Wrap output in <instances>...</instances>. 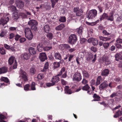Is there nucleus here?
<instances>
[{
	"mask_svg": "<svg viewBox=\"0 0 122 122\" xmlns=\"http://www.w3.org/2000/svg\"><path fill=\"white\" fill-rule=\"evenodd\" d=\"M1 81H3L6 83H8L9 82V80L7 78L3 77H1L0 79Z\"/></svg>",
	"mask_w": 122,
	"mask_h": 122,
	"instance_id": "nucleus-33",
	"label": "nucleus"
},
{
	"mask_svg": "<svg viewBox=\"0 0 122 122\" xmlns=\"http://www.w3.org/2000/svg\"><path fill=\"white\" fill-rule=\"evenodd\" d=\"M7 71L8 69L5 67L0 68V74L5 73Z\"/></svg>",
	"mask_w": 122,
	"mask_h": 122,
	"instance_id": "nucleus-22",
	"label": "nucleus"
},
{
	"mask_svg": "<svg viewBox=\"0 0 122 122\" xmlns=\"http://www.w3.org/2000/svg\"><path fill=\"white\" fill-rule=\"evenodd\" d=\"M16 3L17 7L20 9L22 8L24 6V3L21 1L16 0Z\"/></svg>",
	"mask_w": 122,
	"mask_h": 122,
	"instance_id": "nucleus-12",
	"label": "nucleus"
},
{
	"mask_svg": "<svg viewBox=\"0 0 122 122\" xmlns=\"http://www.w3.org/2000/svg\"><path fill=\"white\" fill-rule=\"evenodd\" d=\"M21 37V36L19 35L18 34H17L15 36V40L16 41H17L19 40V38H20Z\"/></svg>",
	"mask_w": 122,
	"mask_h": 122,
	"instance_id": "nucleus-55",
	"label": "nucleus"
},
{
	"mask_svg": "<svg viewBox=\"0 0 122 122\" xmlns=\"http://www.w3.org/2000/svg\"><path fill=\"white\" fill-rule=\"evenodd\" d=\"M108 15L106 13H104L102 15L100 19V20L101 21L103 19H107Z\"/></svg>",
	"mask_w": 122,
	"mask_h": 122,
	"instance_id": "nucleus-32",
	"label": "nucleus"
},
{
	"mask_svg": "<svg viewBox=\"0 0 122 122\" xmlns=\"http://www.w3.org/2000/svg\"><path fill=\"white\" fill-rule=\"evenodd\" d=\"M59 21L61 22H65L66 21V18L64 16L60 17L59 19Z\"/></svg>",
	"mask_w": 122,
	"mask_h": 122,
	"instance_id": "nucleus-50",
	"label": "nucleus"
},
{
	"mask_svg": "<svg viewBox=\"0 0 122 122\" xmlns=\"http://www.w3.org/2000/svg\"><path fill=\"white\" fill-rule=\"evenodd\" d=\"M65 67H63L61 69L60 71L59 72V73L57 75V76H61L63 73V72H65Z\"/></svg>",
	"mask_w": 122,
	"mask_h": 122,
	"instance_id": "nucleus-40",
	"label": "nucleus"
},
{
	"mask_svg": "<svg viewBox=\"0 0 122 122\" xmlns=\"http://www.w3.org/2000/svg\"><path fill=\"white\" fill-rule=\"evenodd\" d=\"M122 115V111L119 110L116 112V114L114 116V117L116 118Z\"/></svg>",
	"mask_w": 122,
	"mask_h": 122,
	"instance_id": "nucleus-23",
	"label": "nucleus"
},
{
	"mask_svg": "<svg viewBox=\"0 0 122 122\" xmlns=\"http://www.w3.org/2000/svg\"><path fill=\"white\" fill-rule=\"evenodd\" d=\"M99 38L100 40L103 41H107L111 39L110 38L104 37L102 36H99Z\"/></svg>",
	"mask_w": 122,
	"mask_h": 122,
	"instance_id": "nucleus-25",
	"label": "nucleus"
},
{
	"mask_svg": "<svg viewBox=\"0 0 122 122\" xmlns=\"http://www.w3.org/2000/svg\"><path fill=\"white\" fill-rule=\"evenodd\" d=\"M114 97H116L115 98L116 101H118L120 100V98H118V96L117 93H113L110 96L111 98H113Z\"/></svg>",
	"mask_w": 122,
	"mask_h": 122,
	"instance_id": "nucleus-16",
	"label": "nucleus"
},
{
	"mask_svg": "<svg viewBox=\"0 0 122 122\" xmlns=\"http://www.w3.org/2000/svg\"><path fill=\"white\" fill-rule=\"evenodd\" d=\"M97 11L95 9L90 10L87 14V18L88 19L94 18L97 15Z\"/></svg>",
	"mask_w": 122,
	"mask_h": 122,
	"instance_id": "nucleus-3",
	"label": "nucleus"
},
{
	"mask_svg": "<svg viewBox=\"0 0 122 122\" xmlns=\"http://www.w3.org/2000/svg\"><path fill=\"white\" fill-rule=\"evenodd\" d=\"M64 26L63 24H61L56 28V29L57 30H61Z\"/></svg>",
	"mask_w": 122,
	"mask_h": 122,
	"instance_id": "nucleus-31",
	"label": "nucleus"
},
{
	"mask_svg": "<svg viewBox=\"0 0 122 122\" xmlns=\"http://www.w3.org/2000/svg\"><path fill=\"white\" fill-rule=\"evenodd\" d=\"M4 46L5 48L8 50L10 48V46L6 44H4Z\"/></svg>",
	"mask_w": 122,
	"mask_h": 122,
	"instance_id": "nucleus-64",
	"label": "nucleus"
},
{
	"mask_svg": "<svg viewBox=\"0 0 122 122\" xmlns=\"http://www.w3.org/2000/svg\"><path fill=\"white\" fill-rule=\"evenodd\" d=\"M91 85H93L95 84V81L94 79L91 80L90 81Z\"/></svg>",
	"mask_w": 122,
	"mask_h": 122,
	"instance_id": "nucleus-63",
	"label": "nucleus"
},
{
	"mask_svg": "<svg viewBox=\"0 0 122 122\" xmlns=\"http://www.w3.org/2000/svg\"><path fill=\"white\" fill-rule=\"evenodd\" d=\"M39 58L41 61H44L47 59L46 55L45 53H41L40 54Z\"/></svg>",
	"mask_w": 122,
	"mask_h": 122,
	"instance_id": "nucleus-10",
	"label": "nucleus"
},
{
	"mask_svg": "<svg viewBox=\"0 0 122 122\" xmlns=\"http://www.w3.org/2000/svg\"><path fill=\"white\" fill-rule=\"evenodd\" d=\"M58 76L57 75L56 76H53L51 79V81L52 82L54 83V84L55 82H58L59 80V78Z\"/></svg>",
	"mask_w": 122,
	"mask_h": 122,
	"instance_id": "nucleus-14",
	"label": "nucleus"
},
{
	"mask_svg": "<svg viewBox=\"0 0 122 122\" xmlns=\"http://www.w3.org/2000/svg\"><path fill=\"white\" fill-rule=\"evenodd\" d=\"M73 80L78 82L80 81L82 79V76L81 74L78 72L75 73L73 75Z\"/></svg>",
	"mask_w": 122,
	"mask_h": 122,
	"instance_id": "nucleus-6",
	"label": "nucleus"
},
{
	"mask_svg": "<svg viewBox=\"0 0 122 122\" xmlns=\"http://www.w3.org/2000/svg\"><path fill=\"white\" fill-rule=\"evenodd\" d=\"M116 42L117 43H122V39L121 38H118L116 40Z\"/></svg>",
	"mask_w": 122,
	"mask_h": 122,
	"instance_id": "nucleus-61",
	"label": "nucleus"
},
{
	"mask_svg": "<svg viewBox=\"0 0 122 122\" xmlns=\"http://www.w3.org/2000/svg\"><path fill=\"white\" fill-rule=\"evenodd\" d=\"M5 117V116L0 113V118L1 119L0 122H6L5 121L2 120V119H4Z\"/></svg>",
	"mask_w": 122,
	"mask_h": 122,
	"instance_id": "nucleus-45",
	"label": "nucleus"
},
{
	"mask_svg": "<svg viewBox=\"0 0 122 122\" xmlns=\"http://www.w3.org/2000/svg\"><path fill=\"white\" fill-rule=\"evenodd\" d=\"M50 29V27L48 25H45L43 28L44 31L46 33H48Z\"/></svg>",
	"mask_w": 122,
	"mask_h": 122,
	"instance_id": "nucleus-26",
	"label": "nucleus"
},
{
	"mask_svg": "<svg viewBox=\"0 0 122 122\" xmlns=\"http://www.w3.org/2000/svg\"><path fill=\"white\" fill-rule=\"evenodd\" d=\"M114 102V100L113 99H111L108 100V101L107 106L110 105L112 104Z\"/></svg>",
	"mask_w": 122,
	"mask_h": 122,
	"instance_id": "nucleus-48",
	"label": "nucleus"
},
{
	"mask_svg": "<svg viewBox=\"0 0 122 122\" xmlns=\"http://www.w3.org/2000/svg\"><path fill=\"white\" fill-rule=\"evenodd\" d=\"M88 82L87 80H86L85 78H84L82 81L81 83L84 85H86L87 84V83Z\"/></svg>",
	"mask_w": 122,
	"mask_h": 122,
	"instance_id": "nucleus-53",
	"label": "nucleus"
},
{
	"mask_svg": "<svg viewBox=\"0 0 122 122\" xmlns=\"http://www.w3.org/2000/svg\"><path fill=\"white\" fill-rule=\"evenodd\" d=\"M65 92L68 94H71L72 93L71 90L69 89V86H65Z\"/></svg>",
	"mask_w": 122,
	"mask_h": 122,
	"instance_id": "nucleus-28",
	"label": "nucleus"
},
{
	"mask_svg": "<svg viewBox=\"0 0 122 122\" xmlns=\"http://www.w3.org/2000/svg\"><path fill=\"white\" fill-rule=\"evenodd\" d=\"M49 63L48 62H46L45 64L44 67L43 69V71H46V70L48 68Z\"/></svg>",
	"mask_w": 122,
	"mask_h": 122,
	"instance_id": "nucleus-43",
	"label": "nucleus"
},
{
	"mask_svg": "<svg viewBox=\"0 0 122 122\" xmlns=\"http://www.w3.org/2000/svg\"><path fill=\"white\" fill-rule=\"evenodd\" d=\"M9 20V18L7 17L5 19L1 18L0 20V25H2L4 26L6 24Z\"/></svg>",
	"mask_w": 122,
	"mask_h": 122,
	"instance_id": "nucleus-11",
	"label": "nucleus"
},
{
	"mask_svg": "<svg viewBox=\"0 0 122 122\" xmlns=\"http://www.w3.org/2000/svg\"><path fill=\"white\" fill-rule=\"evenodd\" d=\"M82 29L83 28L82 26H80L79 28L76 29V32L80 36L82 35L83 32Z\"/></svg>",
	"mask_w": 122,
	"mask_h": 122,
	"instance_id": "nucleus-21",
	"label": "nucleus"
},
{
	"mask_svg": "<svg viewBox=\"0 0 122 122\" xmlns=\"http://www.w3.org/2000/svg\"><path fill=\"white\" fill-rule=\"evenodd\" d=\"M35 86V83L34 82H32L31 85V88L32 90H36Z\"/></svg>",
	"mask_w": 122,
	"mask_h": 122,
	"instance_id": "nucleus-51",
	"label": "nucleus"
},
{
	"mask_svg": "<svg viewBox=\"0 0 122 122\" xmlns=\"http://www.w3.org/2000/svg\"><path fill=\"white\" fill-rule=\"evenodd\" d=\"M107 82V81H105L100 84L99 86V89L100 90H102L107 87L108 84Z\"/></svg>",
	"mask_w": 122,
	"mask_h": 122,
	"instance_id": "nucleus-9",
	"label": "nucleus"
},
{
	"mask_svg": "<svg viewBox=\"0 0 122 122\" xmlns=\"http://www.w3.org/2000/svg\"><path fill=\"white\" fill-rule=\"evenodd\" d=\"M20 75L19 78L21 83H22L26 81H27V77L26 73L25 72L20 69L19 72Z\"/></svg>",
	"mask_w": 122,
	"mask_h": 122,
	"instance_id": "nucleus-1",
	"label": "nucleus"
},
{
	"mask_svg": "<svg viewBox=\"0 0 122 122\" xmlns=\"http://www.w3.org/2000/svg\"><path fill=\"white\" fill-rule=\"evenodd\" d=\"M52 48L51 46H46L43 48V49L45 51H49Z\"/></svg>",
	"mask_w": 122,
	"mask_h": 122,
	"instance_id": "nucleus-52",
	"label": "nucleus"
},
{
	"mask_svg": "<svg viewBox=\"0 0 122 122\" xmlns=\"http://www.w3.org/2000/svg\"><path fill=\"white\" fill-rule=\"evenodd\" d=\"M47 37L50 40L53 37V35L52 33L50 32L46 35Z\"/></svg>",
	"mask_w": 122,
	"mask_h": 122,
	"instance_id": "nucleus-42",
	"label": "nucleus"
},
{
	"mask_svg": "<svg viewBox=\"0 0 122 122\" xmlns=\"http://www.w3.org/2000/svg\"><path fill=\"white\" fill-rule=\"evenodd\" d=\"M93 57V55L92 53L89 54L88 57L87 58V60L89 61L92 59Z\"/></svg>",
	"mask_w": 122,
	"mask_h": 122,
	"instance_id": "nucleus-46",
	"label": "nucleus"
},
{
	"mask_svg": "<svg viewBox=\"0 0 122 122\" xmlns=\"http://www.w3.org/2000/svg\"><path fill=\"white\" fill-rule=\"evenodd\" d=\"M82 73L84 77H86V78H88L89 77L90 75L85 70H84L82 71Z\"/></svg>",
	"mask_w": 122,
	"mask_h": 122,
	"instance_id": "nucleus-24",
	"label": "nucleus"
},
{
	"mask_svg": "<svg viewBox=\"0 0 122 122\" xmlns=\"http://www.w3.org/2000/svg\"><path fill=\"white\" fill-rule=\"evenodd\" d=\"M5 117V116L0 113V118L1 119L0 122H6L5 121L2 120V119H4Z\"/></svg>",
	"mask_w": 122,
	"mask_h": 122,
	"instance_id": "nucleus-44",
	"label": "nucleus"
},
{
	"mask_svg": "<svg viewBox=\"0 0 122 122\" xmlns=\"http://www.w3.org/2000/svg\"><path fill=\"white\" fill-rule=\"evenodd\" d=\"M15 35L13 33H10L9 35V38L10 39H12V38L15 36Z\"/></svg>",
	"mask_w": 122,
	"mask_h": 122,
	"instance_id": "nucleus-59",
	"label": "nucleus"
},
{
	"mask_svg": "<svg viewBox=\"0 0 122 122\" xmlns=\"http://www.w3.org/2000/svg\"><path fill=\"white\" fill-rule=\"evenodd\" d=\"M44 75L42 73H41L39 74L37 76V78L39 79H41L44 78Z\"/></svg>",
	"mask_w": 122,
	"mask_h": 122,
	"instance_id": "nucleus-41",
	"label": "nucleus"
},
{
	"mask_svg": "<svg viewBox=\"0 0 122 122\" xmlns=\"http://www.w3.org/2000/svg\"><path fill=\"white\" fill-rule=\"evenodd\" d=\"M114 16L113 14L111 13L110 15L108 16V15L107 20H109L111 21H112L114 20Z\"/></svg>",
	"mask_w": 122,
	"mask_h": 122,
	"instance_id": "nucleus-27",
	"label": "nucleus"
},
{
	"mask_svg": "<svg viewBox=\"0 0 122 122\" xmlns=\"http://www.w3.org/2000/svg\"><path fill=\"white\" fill-rule=\"evenodd\" d=\"M19 16L17 13L14 12L13 13V18L15 20H17L19 18Z\"/></svg>",
	"mask_w": 122,
	"mask_h": 122,
	"instance_id": "nucleus-30",
	"label": "nucleus"
},
{
	"mask_svg": "<svg viewBox=\"0 0 122 122\" xmlns=\"http://www.w3.org/2000/svg\"><path fill=\"white\" fill-rule=\"evenodd\" d=\"M9 9L11 10L12 11H15L16 10V7L13 5H11L8 7Z\"/></svg>",
	"mask_w": 122,
	"mask_h": 122,
	"instance_id": "nucleus-34",
	"label": "nucleus"
},
{
	"mask_svg": "<svg viewBox=\"0 0 122 122\" xmlns=\"http://www.w3.org/2000/svg\"><path fill=\"white\" fill-rule=\"evenodd\" d=\"M30 86L29 84H27L25 85L24 86V89L26 91L30 90L29 89Z\"/></svg>",
	"mask_w": 122,
	"mask_h": 122,
	"instance_id": "nucleus-38",
	"label": "nucleus"
},
{
	"mask_svg": "<svg viewBox=\"0 0 122 122\" xmlns=\"http://www.w3.org/2000/svg\"><path fill=\"white\" fill-rule=\"evenodd\" d=\"M120 52H119V53H117L115 55V58L116 60L117 61H118L119 60H120Z\"/></svg>",
	"mask_w": 122,
	"mask_h": 122,
	"instance_id": "nucleus-39",
	"label": "nucleus"
},
{
	"mask_svg": "<svg viewBox=\"0 0 122 122\" xmlns=\"http://www.w3.org/2000/svg\"><path fill=\"white\" fill-rule=\"evenodd\" d=\"M86 41V40L84 38H82L80 40V42L81 44L84 43Z\"/></svg>",
	"mask_w": 122,
	"mask_h": 122,
	"instance_id": "nucleus-60",
	"label": "nucleus"
},
{
	"mask_svg": "<svg viewBox=\"0 0 122 122\" xmlns=\"http://www.w3.org/2000/svg\"><path fill=\"white\" fill-rule=\"evenodd\" d=\"M93 97L94 99L92 101H100V97L96 94H94Z\"/></svg>",
	"mask_w": 122,
	"mask_h": 122,
	"instance_id": "nucleus-17",
	"label": "nucleus"
},
{
	"mask_svg": "<svg viewBox=\"0 0 122 122\" xmlns=\"http://www.w3.org/2000/svg\"><path fill=\"white\" fill-rule=\"evenodd\" d=\"M63 46L65 49H67L68 50L70 48V47L69 46V45L68 44H65Z\"/></svg>",
	"mask_w": 122,
	"mask_h": 122,
	"instance_id": "nucleus-62",
	"label": "nucleus"
},
{
	"mask_svg": "<svg viewBox=\"0 0 122 122\" xmlns=\"http://www.w3.org/2000/svg\"><path fill=\"white\" fill-rule=\"evenodd\" d=\"M21 56L24 59L27 60L30 58V55L29 53H25L21 55Z\"/></svg>",
	"mask_w": 122,
	"mask_h": 122,
	"instance_id": "nucleus-18",
	"label": "nucleus"
},
{
	"mask_svg": "<svg viewBox=\"0 0 122 122\" xmlns=\"http://www.w3.org/2000/svg\"><path fill=\"white\" fill-rule=\"evenodd\" d=\"M0 53L2 55L5 54L6 51L3 47H1L0 48Z\"/></svg>",
	"mask_w": 122,
	"mask_h": 122,
	"instance_id": "nucleus-49",
	"label": "nucleus"
},
{
	"mask_svg": "<svg viewBox=\"0 0 122 122\" xmlns=\"http://www.w3.org/2000/svg\"><path fill=\"white\" fill-rule=\"evenodd\" d=\"M14 63L12 67V68L14 69L17 68V63L16 61L15 60V58L13 56H12L8 60V62L9 64L11 65L13 63H14Z\"/></svg>",
	"mask_w": 122,
	"mask_h": 122,
	"instance_id": "nucleus-5",
	"label": "nucleus"
},
{
	"mask_svg": "<svg viewBox=\"0 0 122 122\" xmlns=\"http://www.w3.org/2000/svg\"><path fill=\"white\" fill-rule=\"evenodd\" d=\"M61 82L63 85H66L67 83V82L63 79H61Z\"/></svg>",
	"mask_w": 122,
	"mask_h": 122,
	"instance_id": "nucleus-57",
	"label": "nucleus"
},
{
	"mask_svg": "<svg viewBox=\"0 0 122 122\" xmlns=\"http://www.w3.org/2000/svg\"><path fill=\"white\" fill-rule=\"evenodd\" d=\"M25 33L26 37L29 40H31L33 37L32 33L30 29L28 28H25Z\"/></svg>",
	"mask_w": 122,
	"mask_h": 122,
	"instance_id": "nucleus-2",
	"label": "nucleus"
},
{
	"mask_svg": "<svg viewBox=\"0 0 122 122\" xmlns=\"http://www.w3.org/2000/svg\"><path fill=\"white\" fill-rule=\"evenodd\" d=\"M74 12L76 13V15L77 16H81L82 14L83 10L82 9H79L78 7L74 8Z\"/></svg>",
	"mask_w": 122,
	"mask_h": 122,
	"instance_id": "nucleus-7",
	"label": "nucleus"
},
{
	"mask_svg": "<svg viewBox=\"0 0 122 122\" xmlns=\"http://www.w3.org/2000/svg\"><path fill=\"white\" fill-rule=\"evenodd\" d=\"M109 74V71L108 69H106L103 71L101 73V75L105 76H107Z\"/></svg>",
	"mask_w": 122,
	"mask_h": 122,
	"instance_id": "nucleus-15",
	"label": "nucleus"
},
{
	"mask_svg": "<svg viewBox=\"0 0 122 122\" xmlns=\"http://www.w3.org/2000/svg\"><path fill=\"white\" fill-rule=\"evenodd\" d=\"M30 74L31 75H33L36 73V70L34 68H31L30 69Z\"/></svg>",
	"mask_w": 122,
	"mask_h": 122,
	"instance_id": "nucleus-36",
	"label": "nucleus"
},
{
	"mask_svg": "<svg viewBox=\"0 0 122 122\" xmlns=\"http://www.w3.org/2000/svg\"><path fill=\"white\" fill-rule=\"evenodd\" d=\"M54 57L56 59L61 60V54L58 52H56L55 53Z\"/></svg>",
	"mask_w": 122,
	"mask_h": 122,
	"instance_id": "nucleus-19",
	"label": "nucleus"
},
{
	"mask_svg": "<svg viewBox=\"0 0 122 122\" xmlns=\"http://www.w3.org/2000/svg\"><path fill=\"white\" fill-rule=\"evenodd\" d=\"M98 103L101 105H103L105 107H107V104L106 103L104 102H98Z\"/></svg>",
	"mask_w": 122,
	"mask_h": 122,
	"instance_id": "nucleus-56",
	"label": "nucleus"
},
{
	"mask_svg": "<svg viewBox=\"0 0 122 122\" xmlns=\"http://www.w3.org/2000/svg\"><path fill=\"white\" fill-rule=\"evenodd\" d=\"M54 67L56 68L59 67L60 66L59 62H54L53 63Z\"/></svg>",
	"mask_w": 122,
	"mask_h": 122,
	"instance_id": "nucleus-47",
	"label": "nucleus"
},
{
	"mask_svg": "<svg viewBox=\"0 0 122 122\" xmlns=\"http://www.w3.org/2000/svg\"><path fill=\"white\" fill-rule=\"evenodd\" d=\"M29 53L31 55H34L36 54V51L34 48L32 47H30L29 49Z\"/></svg>",
	"mask_w": 122,
	"mask_h": 122,
	"instance_id": "nucleus-20",
	"label": "nucleus"
},
{
	"mask_svg": "<svg viewBox=\"0 0 122 122\" xmlns=\"http://www.w3.org/2000/svg\"><path fill=\"white\" fill-rule=\"evenodd\" d=\"M26 40L25 38L23 37L20 38L19 40L20 42V43H23L25 42Z\"/></svg>",
	"mask_w": 122,
	"mask_h": 122,
	"instance_id": "nucleus-54",
	"label": "nucleus"
},
{
	"mask_svg": "<svg viewBox=\"0 0 122 122\" xmlns=\"http://www.w3.org/2000/svg\"><path fill=\"white\" fill-rule=\"evenodd\" d=\"M101 79L102 77L101 76H99L97 77L95 84L96 86H97L100 84Z\"/></svg>",
	"mask_w": 122,
	"mask_h": 122,
	"instance_id": "nucleus-29",
	"label": "nucleus"
},
{
	"mask_svg": "<svg viewBox=\"0 0 122 122\" xmlns=\"http://www.w3.org/2000/svg\"><path fill=\"white\" fill-rule=\"evenodd\" d=\"M87 42L89 43L92 42L94 46H97L98 43V41L97 39L93 38H89L87 40Z\"/></svg>",
	"mask_w": 122,
	"mask_h": 122,
	"instance_id": "nucleus-8",
	"label": "nucleus"
},
{
	"mask_svg": "<svg viewBox=\"0 0 122 122\" xmlns=\"http://www.w3.org/2000/svg\"><path fill=\"white\" fill-rule=\"evenodd\" d=\"M54 84L53 82L52 83H47L46 84V85L48 87H50L51 86H53L54 85Z\"/></svg>",
	"mask_w": 122,
	"mask_h": 122,
	"instance_id": "nucleus-58",
	"label": "nucleus"
},
{
	"mask_svg": "<svg viewBox=\"0 0 122 122\" xmlns=\"http://www.w3.org/2000/svg\"><path fill=\"white\" fill-rule=\"evenodd\" d=\"M109 46V43L108 42H104L103 43V46L105 49L107 50Z\"/></svg>",
	"mask_w": 122,
	"mask_h": 122,
	"instance_id": "nucleus-37",
	"label": "nucleus"
},
{
	"mask_svg": "<svg viewBox=\"0 0 122 122\" xmlns=\"http://www.w3.org/2000/svg\"><path fill=\"white\" fill-rule=\"evenodd\" d=\"M77 39L76 35L75 34L70 35L69 36L68 42L71 44H74L77 41Z\"/></svg>",
	"mask_w": 122,
	"mask_h": 122,
	"instance_id": "nucleus-4",
	"label": "nucleus"
},
{
	"mask_svg": "<svg viewBox=\"0 0 122 122\" xmlns=\"http://www.w3.org/2000/svg\"><path fill=\"white\" fill-rule=\"evenodd\" d=\"M37 22L34 20H30L28 22V24L30 25H37Z\"/></svg>",
	"mask_w": 122,
	"mask_h": 122,
	"instance_id": "nucleus-13",
	"label": "nucleus"
},
{
	"mask_svg": "<svg viewBox=\"0 0 122 122\" xmlns=\"http://www.w3.org/2000/svg\"><path fill=\"white\" fill-rule=\"evenodd\" d=\"M90 89V87L88 84L86 85L82 88V90H83L86 91L89 90Z\"/></svg>",
	"mask_w": 122,
	"mask_h": 122,
	"instance_id": "nucleus-35",
	"label": "nucleus"
}]
</instances>
